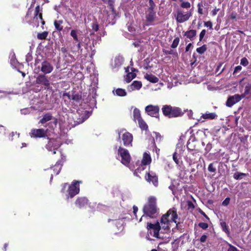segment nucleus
Returning a JSON list of instances; mask_svg holds the SVG:
<instances>
[{
    "instance_id": "nucleus-15",
    "label": "nucleus",
    "mask_w": 251,
    "mask_h": 251,
    "mask_svg": "<svg viewBox=\"0 0 251 251\" xmlns=\"http://www.w3.org/2000/svg\"><path fill=\"white\" fill-rule=\"evenodd\" d=\"M245 97L244 95L235 94L229 97L226 102V104L228 107H231L235 103L239 102L242 99Z\"/></svg>"
},
{
    "instance_id": "nucleus-64",
    "label": "nucleus",
    "mask_w": 251,
    "mask_h": 251,
    "mask_svg": "<svg viewBox=\"0 0 251 251\" xmlns=\"http://www.w3.org/2000/svg\"><path fill=\"white\" fill-rule=\"evenodd\" d=\"M138 208V207L136 206H133V214H134L135 217H136V213H137Z\"/></svg>"
},
{
    "instance_id": "nucleus-52",
    "label": "nucleus",
    "mask_w": 251,
    "mask_h": 251,
    "mask_svg": "<svg viewBox=\"0 0 251 251\" xmlns=\"http://www.w3.org/2000/svg\"><path fill=\"white\" fill-rule=\"evenodd\" d=\"M206 30L205 29H202L201 31L200 32V35H199V40L200 42L202 41L205 34H206Z\"/></svg>"
},
{
    "instance_id": "nucleus-55",
    "label": "nucleus",
    "mask_w": 251,
    "mask_h": 251,
    "mask_svg": "<svg viewBox=\"0 0 251 251\" xmlns=\"http://www.w3.org/2000/svg\"><path fill=\"white\" fill-rule=\"evenodd\" d=\"M212 148H213V146L212 145L211 143H208L207 145H206L205 148V151L206 153L210 152Z\"/></svg>"
},
{
    "instance_id": "nucleus-3",
    "label": "nucleus",
    "mask_w": 251,
    "mask_h": 251,
    "mask_svg": "<svg viewBox=\"0 0 251 251\" xmlns=\"http://www.w3.org/2000/svg\"><path fill=\"white\" fill-rule=\"evenodd\" d=\"M80 183L81 181L74 180L70 185H68V183H63L60 191L62 193H65L67 191L68 192L67 199H73L80 192Z\"/></svg>"
},
{
    "instance_id": "nucleus-54",
    "label": "nucleus",
    "mask_w": 251,
    "mask_h": 251,
    "mask_svg": "<svg viewBox=\"0 0 251 251\" xmlns=\"http://www.w3.org/2000/svg\"><path fill=\"white\" fill-rule=\"evenodd\" d=\"M204 25L206 27H209L210 30L213 29L212 27V23L210 21H207V22H204Z\"/></svg>"
},
{
    "instance_id": "nucleus-9",
    "label": "nucleus",
    "mask_w": 251,
    "mask_h": 251,
    "mask_svg": "<svg viewBox=\"0 0 251 251\" xmlns=\"http://www.w3.org/2000/svg\"><path fill=\"white\" fill-rule=\"evenodd\" d=\"M120 131L118 132L119 133V139H122L124 145L126 147H131L133 140L132 134L129 132H126L120 136Z\"/></svg>"
},
{
    "instance_id": "nucleus-32",
    "label": "nucleus",
    "mask_w": 251,
    "mask_h": 251,
    "mask_svg": "<svg viewBox=\"0 0 251 251\" xmlns=\"http://www.w3.org/2000/svg\"><path fill=\"white\" fill-rule=\"evenodd\" d=\"M248 174L244 173L236 172L233 175V178L236 180H240L243 177L247 176Z\"/></svg>"
},
{
    "instance_id": "nucleus-63",
    "label": "nucleus",
    "mask_w": 251,
    "mask_h": 251,
    "mask_svg": "<svg viewBox=\"0 0 251 251\" xmlns=\"http://www.w3.org/2000/svg\"><path fill=\"white\" fill-rule=\"evenodd\" d=\"M219 10V8H215V9H214L211 12V15L212 16H215L217 13V12Z\"/></svg>"
},
{
    "instance_id": "nucleus-13",
    "label": "nucleus",
    "mask_w": 251,
    "mask_h": 251,
    "mask_svg": "<svg viewBox=\"0 0 251 251\" xmlns=\"http://www.w3.org/2000/svg\"><path fill=\"white\" fill-rule=\"evenodd\" d=\"M42 11V9L40 8V7L39 5L35 7L33 20L37 22V24H35V26L37 27L39 26V20H40L42 26L45 24V21L43 20V18Z\"/></svg>"
},
{
    "instance_id": "nucleus-20",
    "label": "nucleus",
    "mask_w": 251,
    "mask_h": 251,
    "mask_svg": "<svg viewBox=\"0 0 251 251\" xmlns=\"http://www.w3.org/2000/svg\"><path fill=\"white\" fill-rule=\"evenodd\" d=\"M170 222H171V221H170V219L169 220V217L164 214L162 216L159 224H161L162 228L165 230H169Z\"/></svg>"
},
{
    "instance_id": "nucleus-53",
    "label": "nucleus",
    "mask_w": 251,
    "mask_h": 251,
    "mask_svg": "<svg viewBox=\"0 0 251 251\" xmlns=\"http://www.w3.org/2000/svg\"><path fill=\"white\" fill-rule=\"evenodd\" d=\"M198 226L202 229H206L208 227V225L205 223H200L198 224Z\"/></svg>"
},
{
    "instance_id": "nucleus-50",
    "label": "nucleus",
    "mask_w": 251,
    "mask_h": 251,
    "mask_svg": "<svg viewBox=\"0 0 251 251\" xmlns=\"http://www.w3.org/2000/svg\"><path fill=\"white\" fill-rule=\"evenodd\" d=\"M240 64L245 67L249 64V61L246 57H243L241 60Z\"/></svg>"
},
{
    "instance_id": "nucleus-2",
    "label": "nucleus",
    "mask_w": 251,
    "mask_h": 251,
    "mask_svg": "<svg viewBox=\"0 0 251 251\" xmlns=\"http://www.w3.org/2000/svg\"><path fill=\"white\" fill-rule=\"evenodd\" d=\"M92 111H73L68 114V122L72 127L82 124L91 116Z\"/></svg>"
},
{
    "instance_id": "nucleus-23",
    "label": "nucleus",
    "mask_w": 251,
    "mask_h": 251,
    "mask_svg": "<svg viewBox=\"0 0 251 251\" xmlns=\"http://www.w3.org/2000/svg\"><path fill=\"white\" fill-rule=\"evenodd\" d=\"M197 35V31L195 29H190L186 31L184 33V36L186 37L191 41H193Z\"/></svg>"
},
{
    "instance_id": "nucleus-21",
    "label": "nucleus",
    "mask_w": 251,
    "mask_h": 251,
    "mask_svg": "<svg viewBox=\"0 0 251 251\" xmlns=\"http://www.w3.org/2000/svg\"><path fill=\"white\" fill-rule=\"evenodd\" d=\"M153 134L155 135V137L153 138L152 141H151V144H152L153 147L156 148V142L158 145L160 144L162 141V136L159 133L156 132H153Z\"/></svg>"
},
{
    "instance_id": "nucleus-6",
    "label": "nucleus",
    "mask_w": 251,
    "mask_h": 251,
    "mask_svg": "<svg viewBox=\"0 0 251 251\" xmlns=\"http://www.w3.org/2000/svg\"><path fill=\"white\" fill-rule=\"evenodd\" d=\"M161 226L158 221H157L155 224L150 223L147 224V228L149 233L153 235V236L156 238H160L159 232L161 230Z\"/></svg>"
},
{
    "instance_id": "nucleus-45",
    "label": "nucleus",
    "mask_w": 251,
    "mask_h": 251,
    "mask_svg": "<svg viewBox=\"0 0 251 251\" xmlns=\"http://www.w3.org/2000/svg\"><path fill=\"white\" fill-rule=\"evenodd\" d=\"M160 107L158 105H149L146 106L145 110H159Z\"/></svg>"
},
{
    "instance_id": "nucleus-30",
    "label": "nucleus",
    "mask_w": 251,
    "mask_h": 251,
    "mask_svg": "<svg viewBox=\"0 0 251 251\" xmlns=\"http://www.w3.org/2000/svg\"><path fill=\"white\" fill-rule=\"evenodd\" d=\"M113 93L120 97H124L126 95V92L125 89L122 88H118L115 91L114 90Z\"/></svg>"
},
{
    "instance_id": "nucleus-34",
    "label": "nucleus",
    "mask_w": 251,
    "mask_h": 251,
    "mask_svg": "<svg viewBox=\"0 0 251 251\" xmlns=\"http://www.w3.org/2000/svg\"><path fill=\"white\" fill-rule=\"evenodd\" d=\"M136 74L133 72L128 73L125 78L126 81L127 83H129L133 79L135 78Z\"/></svg>"
},
{
    "instance_id": "nucleus-14",
    "label": "nucleus",
    "mask_w": 251,
    "mask_h": 251,
    "mask_svg": "<svg viewBox=\"0 0 251 251\" xmlns=\"http://www.w3.org/2000/svg\"><path fill=\"white\" fill-rule=\"evenodd\" d=\"M63 99L66 100V98L68 100H72L75 101L79 102L82 99L81 93H76L73 92L72 95H70L69 93L65 92L63 94Z\"/></svg>"
},
{
    "instance_id": "nucleus-18",
    "label": "nucleus",
    "mask_w": 251,
    "mask_h": 251,
    "mask_svg": "<svg viewBox=\"0 0 251 251\" xmlns=\"http://www.w3.org/2000/svg\"><path fill=\"white\" fill-rule=\"evenodd\" d=\"M88 203V200L85 197H78L75 201V206L79 209L85 207Z\"/></svg>"
},
{
    "instance_id": "nucleus-7",
    "label": "nucleus",
    "mask_w": 251,
    "mask_h": 251,
    "mask_svg": "<svg viewBox=\"0 0 251 251\" xmlns=\"http://www.w3.org/2000/svg\"><path fill=\"white\" fill-rule=\"evenodd\" d=\"M47 139L49 141H48L47 144L45 145V148H46L48 151H52L53 154H55V151L60 148V145L59 143L54 138L48 137Z\"/></svg>"
},
{
    "instance_id": "nucleus-37",
    "label": "nucleus",
    "mask_w": 251,
    "mask_h": 251,
    "mask_svg": "<svg viewBox=\"0 0 251 251\" xmlns=\"http://www.w3.org/2000/svg\"><path fill=\"white\" fill-rule=\"evenodd\" d=\"M207 46L206 45H203L201 47L198 48L196 49V51L198 53H199L200 54H202L204 53L205 51L207 50Z\"/></svg>"
},
{
    "instance_id": "nucleus-46",
    "label": "nucleus",
    "mask_w": 251,
    "mask_h": 251,
    "mask_svg": "<svg viewBox=\"0 0 251 251\" xmlns=\"http://www.w3.org/2000/svg\"><path fill=\"white\" fill-rule=\"evenodd\" d=\"M251 91V83L248 84L245 88L244 95L249 94Z\"/></svg>"
},
{
    "instance_id": "nucleus-26",
    "label": "nucleus",
    "mask_w": 251,
    "mask_h": 251,
    "mask_svg": "<svg viewBox=\"0 0 251 251\" xmlns=\"http://www.w3.org/2000/svg\"><path fill=\"white\" fill-rule=\"evenodd\" d=\"M144 78L148 81L153 83H157L159 81V78L152 74H146L144 75Z\"/></svg>"
},
{
    "instance_id": "nucleus-49",
    "label": "nucleus",
    "mask_w": 251,
    "mask_h": 251,
    "mask_svg": "<svg viewBox=\"0 0 251 251\" xmlns=\"http://www.w3.org/2000/svg\"><path fill=\"white\" fill-rule=\"evenodd\" d=\"M91 27L95 31H98L99 29V25L97 22H93Z\"/></svg>"
},
{
    "instance_id": "nucleus-29",
    "label": "nucleus",
    "mask_w": 251,
    "mask_h": 251,
    "mask_svg": "<svg viewBox=\"0 0 251 251\" xmlns=\"http://www.w3.org/2000/svg\"><path fill=\"white\" fill-rule=\"evenodd\" d=\"M52 116L51 114L48 113L45 114L44 116H43V118H42L41 120H40L39 123L41 124H44L46 122L50 121L52 119Z\"/></svg>"
},
{
    "instance_id": "nucleus-33",
    "label": "nucleus",
    "mask_w": 251,
    "mask_h": 251,
    "mask_svg": "<svg viewBox=\"0 0 251 251\" xmlns=\"http://www.w3.org/2000/svg\"><path fill=\"white\" fill-rule=\"evenodd\" d=\"M201 117L203 119H205L213 120V119H215L217 117V115L214 113H210L203 114L202 116H201Z\"/></svg>"
},
{
    "instance_id": "nucleus-41",
    "label": "nucleus",
    "mask_w": 251,
    "mask_h": 251,
    "mask_svg": "<svg viewBox=\"0 0 251 251\" xmlns=\"http://www.w3.org/2000/svg\"><path fill=\"white\" fill-rule=\"evenodd\" d=\"M71 36L73 37V39L75 42H78V39L77 37V30L76 29H73L71 30L70 33Z\"/></svg>"
},
{
    "instance_id": "nucleus-5",
    "label": "nucleus",
    "mask_w": 251,
    "mask_h": 251,
    "mask_svg": "<svg viewBox=\"0 0 251 251\" xmlns=\"http://www.w3.org/2000/svg\"><path fill=\"white\" fill-rule=\"evenodd\" d=\"M118 154L122 158L121 162L122 164L127 167L129 165L131 160L130 153L127 150L120 147L118 149Z\"/></svg>"
},
{
    "instance_id": "nucleus-47",
    "label": "nucleus",
    "mask_w": 251,
    "mask_h": 251,
    "mask_svg": "<svg viewBox=\"0 0 251 251\" xmlns=\"http://www.w3.org/2000/svg\"><path fill=\"white\" fill-rule=\"evenodd\" d=\"M180 6L183 8H189L191 7V4L189 1H182L180 4Z\"/></svg>"
},
{
    "instance_id": "nucleus-10",
    "label": "nucleus",
    "mask_w": 251,
    "mask_h": 251,
    "mask_svg": "<svg viewBox=\"0 0 251 251\" xmlns=\"http://www.w3.org/2000/svg\"><path fill=\"white\" fill-rule=\"evenodd\" d=\"M40 71L44 74H49L51 73L54 69L53 65L48 60L45 59L41 62Z\"/></svg>"
},
{
    "instance_id": "nucleus-4",
    "label": "nucleus",
    "mask_w": 251,
    "mask_h": 251,
    "mask_svg": "<svg viewBox=\"0 0 251 251\" xmlns=\"http://www.w3.org/2000/svg\"><path fill=\"white\" fill-rule=\"evenodd\" d=\"M48 128H32L29 135L32 138H48Z\"/></svg>"
},
{
    "instance_id": "nucleus-35",
    "label": "nucleus",
    "mask_w": 251,
    "mask_h": 251,
    "mask_svg": "<svg viewBox=\"0 0 251 251\" xmlns=\"http://www.w3.org/2000/svg\"><path fill=\"white\" fill-rule=\"evenodd\" d=\"M162 51L165 55H173L175 56H178V53L177 51L172 50H168L165 49H163Z\"/></svg>"
},
{
    "instance_id": "nucleus-17",
    "label": "nucleus",
    "mask_w": 251,
    "mask_h": 251,
    "mask_svg": "<svg viewBox=\"0 0 251 251\" xmlns=\"http://www.w3.org/2000/svg\"><path fill=\"white\" fill-rule=\"evenodd\" d=\"M165 214L168 217L171 216V221L172 222H174L176 224V225L179 223V222H177L176 221L178 219V215L177 214V209L176 208L172 207L170 208Z\"/></svg>"
},
{
    "instance_id": "nucleus-61",
    "label": "nucleus",
    "mask_w": 251,
    "mask_h": 251,
    "mask_svg": "<svg viewBox=\"0 0 251 251\" xmlns=\"http://www.w3.org/2000/svg\"><path fill=\"white\" fill-rule=\"evenodd\" d=\"M207 238V236L204 234V235L201 236L200 241L201 243H205Z\"/></svg>"
},
{
    "instance_id": "nucleus-27",
    "label": "nucleus",
    "mask_w": 251,
    "mask_h": 251,
    "mask_svg": "<svg viewBox=\"0 0 251 251\" xmlns=\"http://www.w3.org/2000/svg\"><path fill=\"white\" fill-rule=\"evenodd\" d=\"M64 22L62 20H55L53 25L55 29L58 31H61L63 29V24Z\"/></svg>"
},
{
    "instance_id": "nucleus-25",
    "label": "nucleus",
    "mask_w": 251,
    "mask_h": 251,
    "mask_svg": "<svg viewBox=\"0 0 251 251\" xmlns=\"http://www.w3.org/2000/svg\"><path fill=\"white\" fill-rule=\"evenodd\" d=\"M196 143L194 137H190L189 141H187V149L191 151L196 150Z\"/></svg>"
},
{
    "instance_id": "nucleus-58",
    "label": "nucleus",
    "mask_w": 251,
    "mask_h": 251,
    "mask_svg": "<svg viewBox=\"0 0 251 251\" xmlns=\"http://www.w3.org/2000/svg\"><path fill=\"white\" fill-rule=\"evenodd\" d=\"M228 247L227 251H239L236 248L231 244H228Z\"/></svg>"
},
{
    "instance_id": "nucleus-48",
    "label": "nucleus",
    "mask_w": 251,
    "mask_h": 251,
    "mask_svg": "<svg viewBox=\"0 0 251 251\" xmlns=\"http://www.w3.org/2000/svg\"><path fill=\"white\" fill-rule=\"evenodd\" d=\"M216 168L213 166V163H211L208 166V171L210 173H215Z\"/></svg>"
},
{
    "instance_id": "nucleus-60",
    "label": "nucleus",
    "mask_w": 251,
    "mask_h": 251,
    "mask_svg": "<svg viewBox=\"0 0 251 251\" xmlns=\"http://www.w3.org/2000/svg\"><path fill=\"white\" fill-rule=\"evenodd\" d=\"M187 207L188 209H194L195 208V206L193 202L191 201H188L187 202Z\"/></svg>"
},
{
    "instance_id": "nucleus-19",
    "label": "nucleus",
    "mask_w": 251,
    "mask_h": 251,
    "mask_svg": "<svg viewBox=\"0 0 251 251\" xmlns=\"http://www.w3.org/2000/svg\"><path fill=\"white\" fill-rule=\"evenodd\" d=\"M162 112L164 116L169 118H176L184 114V112L181 111H162Z\"/></svg>"
},
{
    "instance_id": "nucleus-56",
    "label": "nucleus",
    "mask_w": 251,
    "mask_h": 251,
    "mask_svg": "<svg viewBox=\"0 0 251 251\" xmlns=\"http://www.w3.org/2000/svg\"><path fill=\"white\" fill-rule=\"evenodd\" d=\"M229 201H230V198L229 197H227V198H226V199L225 200H224L223 202H222V205L224 206H226L229 204Z\"/></svg>"
},
{
    "instance_id": "nucleus-16",
    "label": "nucleus",
    "mask_w": 251,
    "mask_h": 251,
    "mask_svg": "<svg viewBox=\"0 0 251 251\" xmlns=\"http://www.w3.org/2000/svg\"><path fill=\"white\" fill-rule=\"evenodd\" d=\"M145 179L149 183H152L153 186L155 187L158 185V178L154 173L149 172L146 173Z\"/></svg>"
},
{
    "instance_id": "nucleus-59",
    "label": "nucleus",
    "mask_w": 251,
    "mask_h": 251,
    "mask_svg": "<svg viewBox=\"0 0 251 251\" xmlns=\"http://www.w3.org/2000/svg\"><path fill=\"white\" fill-rule=\"evenodd\" d=\"M115 0H107V2L108 5L110 6V8H114V3Z\"/></svg>"
},
{
    "instance_id": "nucleus-24",
    "label": "nucleus",
    "mask_w": 251,
    "mask_h": 251,
    "mask_svg": "<svg viewBox=\"0 0 251 251\" xmlns=\"http://www.w3.org/2000/svg\"><path fill=\"white\" fill-rule=\"evenodd\" d=\"M62 166L63 164L61 163V160H59L55 164L54 166L51 168L55 175H57L60 173Z\"/></svg>"
},
{
    "instance_id": "nucleus-36",
    "label": "nucleus",
    "mask_w": 251,
    "mask_h": 251,
    "mask_svg": "<svg viewBox=\"0 0 251 251\" xmlns=\"http://www.w3.org/2000/svg\"><path fill=\"white\" fill-rule=\"evenodd\" d=\"M221 226L222 229H223V231L226 232V233L227 234V235H229V230L228 226L226 225V222H222L221 223Z\"/></svg>"
},
{
    "instance_id": "nucleus-40",
    "label": "nucleus",
    "mask_w": 251,
    "mask_h": 251,
    "mask_svg": "<svg viewBox=\"0 0 251 251\" xmlns=\"http://www.w3.org/2000/svg\"><path fill=\"white\" fill-rule=\"evenodd\" d=\"M133 120H134L135 121L143 120L141 118L140 111H133Z\"/></svg>"
},
{
    "instance_id": "nucleus-57",
    "label": "nucleus",
    "mask_w": 251,
    "mask_h": 251,
    "mask_svg": "<svg viewBox=\"0 0 251 251\" xmlns=\"http://www.w3.org/2000/svg\"><path fill=\"white\" fill-rule=\"evenodd\" d=\"M173 160H174V162L176 163V164H179V159L177 158V155L176 152H174V153L173 154Z\"/></svg>"
},
{
    "instance_id": "nucleus-42",
    "label": "nucleus",
    "mask_w": 251,
    "mask_h": 251,
    "mask_svg": "<svg viewBox=\"0 0 251 251\" xmlns=\"http://www.w3.org/2000/svg\"><path fill=\"white\" fill-rule=\"evenodd\" d=\"M148 115L157 118L159 117V111H146Z\"/></svg>"
},
{
    "instance_id": "nucleus-1",
    "label": "nucleus",
    "mask_w": 251,
    "mask_h": 251,
    "mask_svg": "<svg viewBox=\"0 0 251 251\" xmlns=\"http://www.w3.org/2000/svg\"><path fill=\"white\" fill-rule=\"evenodd\" d=\"M144 215L140 219V222L143 217H149L151 219H156L159 214V208L157 207L156 199L155 197L150 196L148 199V202L143 206Z\"/></svg>"
},
{
    "instance_id": "nucleus-43",
    "label": "nucleus",
    "mask_w": 251,
    "mask_h": 251,
    "mask_svg": "<svg viewBox=\"0 0 251 251\" xmlns=\"http://www.w3.org/2000/svg\"><path fill=\"white\" fill-rule=\"evenodd\" d=\"M179 41L180 39L178 37L175 38L171 45V48L173 49L176 48L179 44Z\"/></svg>"
},
{
    "instance_id": "nucleus-38",
    "label": "nucleus",
    "mask_w": 251,
    "mask_h": 251,
    "mask_svg": "<svg viewBox=\"0 0 251 251\" xmlns=\"http://www.w3.org/2000/svg\"><path fill=\"white\" fill-rule=\"evenodd\" d=\"M48 35V32L47 31H44L42 33H39L37 34V38L39 40H45L47 38V36Z\"/></svg>"
},
{
    "instance_id": "nucleus-31",
    "label": "nucleus",
    "mask_w": 251,
    "mask_h": 251,
    "mask_svg": "<svg viewBox=\"0 0 251 251\" xmlns=\"http://www.w3.org/2000/svg\"><path fill=\"white\" fill-rule=\"evenodd\" d=\"M138 124L141 130H148V126L146 124V122H145L143 120H140V121H138Z\"/></svg>"
},
{
    "instance_id": "nucleus-11",
    "label": "nucleus",
    "mask_w": 251,
    "mask_h": 251,
    "mask_svg": "<svg viewBox=\"0 0 251 251\" xmlns=\"http://www.w3.org/2000/svg\"><path fill=\"white\" fill-rule=\"evenodd\" d=\"M35 83L37 84L44 85L47 89H49L50 85L48 76L44 74H39L37 76L35 80Z\"/></svg>"
},
{
    "instance_id": "nucleus-22",
    "label": "nucleus",
    "mask_w": 251,
    "mask_h": 251,
    "mask_svg": "<svg viewBox=\"0 0 251 251\" xmlns=\"http://www.w3.org/2000/svg\"><path fill=\"white\" fill-rule=\"evenodd\" d=\"M156 17L155 11H147V13L146 15V21L151 24L154 21Z\"/></svg>"
},
{
    "instance_id": "nucleus-62",
    "label": "nucleus",
    "mask_w": 251,
    "mask_h": 251,
    "mask_svg": "<svg viewBox=\"0 0 251 251\" xmlns=\"http://www.w3.org/2000/svg\"><path fill=\"white\" fill-rule=\"evenodd\" d=\"M242 67L240 65H238L237 66H236L235 68H234V72H233V74H235L237 72H238L239 71H240L241 70H242Z\"/></svg>"
},
{
    "instance_id": "nucleus-8",
    "label": "nucleus",
    "mask_w": 251,
    "mask_h": 251,
    "mask_svg": "<svg viewBox=\"0 0 251 251\" xmlns=\"http://www.w3.org/2000/svg\"><path fill=\"white\" fill-rule=\"evenodd\" d=\"M151 157L149 154L145 152L143 153V159L141 160V165L140 167L135 169L134 174L140 173L145 168L144 166L151 164Z\"/></svg>"
},
{
    "instance_id": "nucleus-12",
    "label": "nucleus",
    "mask_w": 251,
    "mask_h": 251,
    "mask_svg": "<svg viewBox=\"0 0 251 251\" xmlns=\"http://www.w3.org/2000/svg\"><path fill=\"white\" fill-rule=\"evenodd\" d=\"M191 16V12H187L186 14H184L182 10L179 9L177 11L176 19L177 23H182L188 21Z\"/></svg>"
},
{
    "instance_id": "nucleus-51",
    "label": "nucleus",
    "mask_w": 251,
    "mask_h": 251,
    "mask_svg": "<svg viewBox=\"0 0 251 251\" xmlns=\"http://www.w3.org/2000/svg\"><path fill=\"white\" fill-rule=\"evenodd\" d=\"M203 6V4L202 3V2H201V3H199L198 4V12L201 14V15H202L203 14V9L202 8V7Z\"/></svg>"
},
{
    "instance_id": "nucleus-39",
    "label": "nucleus",
    "mask_w": 251,
    "mask_h": 251,
    "mask_svg": "<svg viewBox=\"0 0 251 251\" xmlns=\"http://www.w3.org/2000/svg\"><path fill=\"white\" fill-rule=\"evenodd\" d=\"M149 6L147 11H155L154 10L156 8V6L153 0H149Z\"/></svg>"
},
{
    "instance_id": "nucleus-28",
    "label": "nucleus",
    "mask_w": 251,
    "mask_h": 251,
    "mask_svg": "<svg viewBox=\"0 0 251 251\" xmlns=\"http://www.w3.org/2000/svg\"><path fill=\"white\" fill-rule=\"evenodd\" d=\"M142 86V83L140 81L134 80L130 85V88L132 90H139Z\"/></svg>"
},
{
    "instance_id": "nucleus-44",
    "label": "nucleus",
    "mask_w": 251,
    "mask_h": 251,
    "mask_svg": "<svg viewBox=\"0 0 251 251\" xmlns=\"http://www.w3.org/2000/svg\"><path fill=\"white\" fill-rule=\"evenodd\" d=\"M161 110H180V108L177 107H172L171 105H165Z\"/></svg>"
}]
</instances>
